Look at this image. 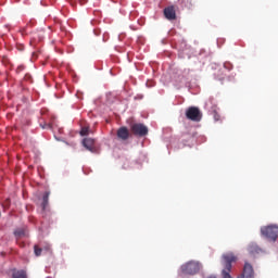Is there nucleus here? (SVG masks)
Instances as JSON below:
<instances>
[{"mask_svg":"<svg viewBox=\"0 0 278 278\" xmlns=\"http://www.w3.org/2000/svg\"><path fill=\"white\" fill-rule=\"evenodd\" d=\"M255 270L253 269V265L251 263L245 262L243 266V270L238 278H254Z\"/></svg>","mask_w":278,"mask_h":278,"instance_id":"6","label":"nucleus"},{"mask_svg":"<svg viewBox=\"0 0 278 278\" xmlns=\"http://www.w3.org/2000/svg\"><path fill=\"white\" fill-rule=\"evenodd\" d=\"M40 127L42 128V129H51V124H40Z\"/></svg>","mask_w":278,"mask_h":278,"instance_id":"16","label":"nucleus"},{"mask_svg":"<svg viewBox=\"0 0 278 278\" xmlns=\"http://www.w3.org/2000/svg\"><path fill=\"white\" fill-rule=\"evenodd\" d=\"M84 147L87 148L88 151H92L94 149V139L92 138H85L83 140Z\"/></svg>","mask_w":278,"mask_h":278,"instance_id":"10","label":"nucleus"},{"mask_svg":"<svg viewBox=\"0 0 278 278\" xmlns=\"http://www.w3.org/2000/svg\"><path fill=\"white\" fill-rule=\"evenodd\" d=\"M24 68H25L24 66L17 67V73H21V71H23Z\"/></svg>","mask_w":278,"mask_h":278,"instance_id":"18","label":"nucleus"},{"mask_svg":"<svg viewBox=\"0 0 278 278\" xmlns=\"http://www.w3.org/2000/svg\"><path fill=\"white\" fill-rule=\"evenodd\" d=\"M236 262H238V256H236L233 252H228L222 255V264L225 267L222 270L223 278H231V275L229 274L231 273V264Z\"/></svg>","mask_w":278,"mask_h":278,"instance_id":"1","label":"nucleus"},{"mask_svg":"<svg viewBox=\"0 0 278 278\" xmlns=\"http://www.w3.org/2000/svg\"><path fill=\"white\" fill-rule=\"evenodd\" d=\"M130 136H131V134H129V129L127 127L123 126L117 129L118 140H123V141L129 140Z\"/></svg>","mask_w":278,"mask_h":278,"instance_id":"7","label":"nucleus"},{"mask_svg":"<svg viewBox=\"0 0 278 278\" xmlns=\"http://www.w3.org/2000/svg\"><path fill=\"white\" fill-rule=\"evenodd\" d=\"M14 236H15L16 238H23V236H25V230H23V229H17V230L14 231Z\"/></svg>","mask_w":278,"mask_h":278,"instance_id":"14","label":"nucleus"},{"mask_svg":"<svg viewBox=\"0 0 278 278\" xmlns=\"http://www.w3.org/2000/svg\"><path fill=\"white\" fill-rule=\"evenodd\" d=\"M202 268V265L198 261H189L181 265L180 270L184 275H197Z\"/></svg>","mask_w":278,"mask_h":278,"instance_id":"2","label":"nucleus"},{"mask_svg":"<svg viewBox=\"0 0 278 278\" xmlns=\"http://www.w3.org/2000/svg\"><path fill=\"white\" fill-rule=\"evenodd\" d=\"M186 116L189 121H193V123H200L201 118H203L201 110L197 106H190L187 109Z\"/></svg>","mask_w":278,"mask_h":278,"instance_id":"5","label":"nucleus"},{"mask_svg":"<svg viewBox=\"0 0 278 278\" xmlns=\"http://www.w3.org/2000/svg\"><path fill=\"white\" fill-rule=\"evenodd\" d=\"M261 233L262 236H264V238H267V240L275 242L278 236V227L277 226L263 227L261 228Z\"/></svg>","mask_w":278,"mask_h":278,"instance_id":"4","label":"nucleus"},{"mask_svg":"<svg viewBox=\"0 0 278 278\" xmlns=\"http://www.w3.org/2000/svg\"><path fill=\"white\" fill-rule=\"evenodd\" d=\"M34 253L36 255V257H40V255H42V248H39L38 245L34 247Z\"/></svg>","mask_w":278,"mask_h":278,"instance_id":"13","label":"nucleus"},{"mask_svg":"<svg viewBox=\"0 0 278 278\" xmlns=\"http://www.w3.org/2000/svg\"><path fill=\"white\" fill-rule=\"evenodd\" d=\"M45 251H51V247H50V245H47V247L45 248Z\"/></svg>","mask_w":278,"mask_h":278,"instance_id":"19","label":"nucleus"},{"mask_svg":"<svg viewBox=\"0 0 278 278\" xmlns=\"http://www.w3.org/2000/svg\"><path fill=\"white\" fill-rule=\"evenodd\" d=\"M13 278H27V274L24 270H17L12 274Z\"/></svg>","mask_w":278,"mask_h":278,"instance_id":"12","label":"nucleus"},{"mask_svg":"<svg viewBox=\"0 0 278 278\" xmlns=\"http://www.w3.org/2000/svg\"><path fill=\"white\" fill-rule=\"evenodd\" d=\"M130 131L134 136H138L139 138H144V136L149 135V127H147L142 123H135L130 125Z\"/></svg>","mask_w":278,"mask_h":278,"instance_id":"3","label":"nucleus"},{"mask_svg":"<svg viewBox=\"0 0 278 278\" xmlns=\"http://www.w3.org/2000/svg\"><path fill=\"white\" fill-rule=\"evenodd\" d=\"M164 16L167 21H175L177 18V13L175 12V7H167L164 9Z\"/></svg>","mask_w":278,"mask_h":278,"instance_id":"8","label":"nucleus"},{"mask_svg":"<svg viewBox=\"0 0 278 278\" xmlns=\"http://www.w3.org/2000/svg\"><path fill=\"white\" fill-rule=\"evenodd\" d=\"M49 205V192H46L42 198L41 207L42 210H47V206Z\"/></svg>","mask_w":278,"mask_h":278,"instance_id":"11","label":"nucleus"},{"mask_svg":"<svg viewBox=\"0 0 278 278\" xmlns=\"http://www.w3.org/2000/svg\"><path fill=\"white\" fill-rule=\"evenodd\" d=\"M248 251H249L250 255H260V253H262V249L255 243H251L248 247Z\"/></svg>","mask_w":278,"mask_h":278,"instance_id":"9","label":"nucleus"},{"mask_svg":"<svg viewBox=\"0 0 278 278\" xmlns=\"http://www.w3.org/2000/svg\"><path fill=\"white\" fill-rule=\"evenodd\" d=\"M80 5H86L88 3V0H79Z\"/></svg>","mask_w":278,"mask_h":278,"instance_id":"17","label":"nucleus"},{"mask_svg":"<svg viewBox=\"0 0 278 278\" xmlns=\"http://www.w3.org/2000/svg\"><path fill=\"white\" fill-rule=\"evenodd\" d=\"M89 131H90L89 127H83L80 130V136H88Z\"/></svg>","mask_w":278,"mask_h":278,"instance_id":"15","label":"nucleus"}]
</instances>
